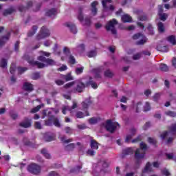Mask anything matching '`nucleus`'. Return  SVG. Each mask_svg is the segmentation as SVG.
Masks as SVG:
<instances>
[{"mask_svg": "<svg viewBox=\"0 0 176 176\" xmlns=\"http://www.w3.org/2000/svg\"><path fill=\"white\" fill-rule=\"evenodd\" d=\"M37 60H38V61H41V63L38 62V60H34L32 59H28V63L30 64V65H33V67L36 66L37 68L39 69L45 68V67L56 65V62L54 60L47 58L43 56H38ZM42 63H45V64Z\"/></svg>", "mask_w": 176, "mask_h": 176, "instance_id": "obj_1", "label": "nucleus"}, {"mask_svg": "<svg viewBox=\"0 0 176 176\" xmlns=\"http://www.w3.org/2000/svg\"><path fill=\"white\" fill-rule=\"evenodd\" d=\"M74 85H76L74 90H76L77 93H83V91H85V89H86V87H89V83H87V81L84 82L82 79L74 80Z\"/></svg>", "mask_w": 176, "mask_h": 176, "instance_id": "obj_2", "label": "nucleus"}, {"mask_svg": "<svg viewBox=\"0 0 176 176\" xmlns=\"http://www.w3.org/2000/svg\"><path fill=\"white\" fill-rule=\"evenodd\" d=\"M145 151H144V150L142 149H136L134 155V157L136 160L135 168H140V164H141V160L145 157Z\"/></svg>", "mask_w": 176, "mask_h": 176, "instance_id": "obj_3", "label": "nucleus"}, {"mask_svg": "<svg viewBox=\"0 0 176 176\" xmlns=\"http://www.w3.org/2000/svg\"><path fill=\"white\" fill-rule=\"evenodd\" d=\"M120 127V125L118 122H112V120H107L106 121V124L104 125V127L109 133H111L113 134V133H115L116 131L117 127Z\"/></svg>", "mask_w": 176, "mask_h": 176, "instance_id": "obj_4", "label": "nucleus"}, {"mask_svg": "<svg viewBox=\"0 0 176 176\" xmlns=\"http://www.w3.org/2000/svg\"><path fill=\"white\" fill-rule=\"evenodd\" d=\"M115 25H118V21L116 19H113L107 22L105 25V28L107 31H111L113 35H116V34H118V31L116 30Z\"/></svg>", "mask_w": 176, "mask_h": 176, "instance_id": "obj_5", "label": "nucleus"}, {"mask_svg": "<svg viewBox=\"0 0 176 176\" xmlns=\"http://www.w3.org/2000/svg\"><path fill=\"white\" fill-rule=\"evenodd\" d=\"M28 171L34 175H38L41 173V166L36 164H32L28 166Z\"/></svg>", "mask_w": 176, "mask_h": 176, "instance_id": "obj_6", "label": "nucleus"}, {"mask_svg": "<svg viewBox=\"0 0 176 176\" xmlns=\"http://www.w3.org/2000/svg\"><path fill=\"white\" fill-rule=\"evenodd\" d=\"M108 3H112V0H102V5L104 12H108V10L113 12L115 10V6L113 5L108 6Z\"/></svg>", "mask_w": 176, "mask_h": 176, "instance_id": "obj_7", "label": "nucleus"}, {"mask_svg": "<svg viewBox=\"0 0 176 176\" xmlns=\"http://www.w3.org/2000/svg\"><path fill=\"white\" fill-rule=\"evenodd\" d=\"M43 140L45 142H50L56 140V134L52 132H47L43 134Z\"/></svg>", "mask_w": 176, "mask_h": 176, "instance_id": "obj_8", "label": "nucleus"}, {"mask_svg": "<svg viewBox=\"0 0 176 176\" xmlns=\"http://www.w3.org/2000/svg\"><path fill=\"white\" fill-rule=\"evenodd\" d=\"M19 126L21 127H23V129H28L29 127H31V120L28 118H25L23 122L19 124Z\"/></svg>", "mask_w": 176, "mask_h": 176, "instance_id": "obj_9", "label": "nucleus"}, {"mask_svg": "<svg viewBox=\"0 0 176 176\" xmlns=\"http://www.w3.org/2000/svg\"><path fill=\"white\" fill-rule=\"evenodd\" d=\"M57 9L52 8L45 12V16L51 19H54L57 16Z\"/></svg>", "mask_w": 176, "mask_h": 176, "instance_id": "obj_10", "label": "nucleus"}, {"mask_svg": "<svg viewBox=\"0 0 176 176\" xmlns=\"http://www.w3.org/2000/svg\"><path fill=\"white\" fill-rule=\"evenodd\" d=\"M102 69H102V67L92 69L95 79H101V73L102 72Z\"/></svg>", "mask_w": 176, "mask_h": 176, "instance_id": "obj_11", "label": "nucleus"}, {"mask_svg": "<svg viewBox=\"0 0 176 176\" xmlns=\"http://www.w3.org/2000/svg\"><path fill=\"white\" fill-rule=\"evenodd\" d=\"M77 107H78V104H76V102H74L72 107L69 106L63 107L62 109V112L64 115H65L67 111H69V112L72 113V109H75V108H77Z\"/></svg>", "mask_w": 176, "mask_h": 176, "instance_id": "obj_12", "label": "nucleus"}, {"mask_svg": "<svg viewBox=\"0 0 176 176\" xmlns=\"http://www.w3.org/2000/svg\"><path fill=\"white\" fill-rule=\"evenodd\" d=\"M23 89L25 91L31 93V91H34V85L28 82H25L23 83Z\"/></svg>", "mask_w": 176, "mask_h": 176, "instance_id": "obj_13", "label": "nucleus"}, {"mask_svg": "<svg viewBox=\"0 0 176 176\" xmlns=\"http://www.w3.org/2000/svg\"><path fill=\"white\" fill-rule=\"evenodd\" d=\"M10 32H8L6 36H3L0 39V47H2L9 39H10Z\"/></svg>", "mask_w": 176, "mask_h": 176, "instance_id": "obj_14", "label": "nucleus"}, {"mask_svg": "<svg viewBox=\"0 0 176 176\" xmlns=\"http://www.w3.org/2000/svg\"><path fill=\"white\" fill-rule=\"evenodd\" d=\"M97 5H98V1H95L93 3H91V12L92 13L93 16H96L97 15V12H98V9H97Z\"/></svg>", "mask_w": 176, "mask_h": 176, "instance_id": "obj_15", "label": "nucleus"}, {"mask_svg": "<svg viewBox=\"0 0 176 176\" xmlns=\"http://www.w3.org/2000/svg\"><path fill=\"white\" fill-rule=\"evenodd\" d=\"M153 169H152V164L151 162H147L142 170V173L143 174H147L148 173H152Z\"/></svg>", "mask_w": 176, "mask_h": 176, "instance_id": "obj_16", "label": "nucleus"}, {"mask_svg": "<svg viewBox=\"0 0 176 176\" xmlns=\"http://www.w3.org/2000/svg\"><path fill=\"white\" fill-rule=\"evenodd\" d=\"M41 34H43L45 38L50 36V30L46 26H43L40 31Z\"/></svg>", "mask_w": 176, "mask_h": 176, "instance_id": "obj_17", "label": "nucleus"}, {"mask_svg": "<svg viewBox=\"0 0 176 176\" xmlns=\"http://www.w3.org/2000/svg\"><path fill=\"white\" fill-rule=\"evenodd\" d=\"M83 7H80L78 9V14L77 16V19L78 20H79V21H80V23H82V21H83V20H85V16L83 15Z\"/></svg>", "mask_w": 176, "mask_h": 176, "instance_id": "obj_18", "label": "nucleus"}, {"mask_svg": "<svg viewBox=\"0 0 176 176\" xmlns=\"http://www.w3.org/2000/svg\"><path fill=\"white\" fill-rule=\"evenodd\" d=\"M128 155H133L132 148H127L122 151V159H124V157H126V156H127Z\"/></svg>", "mask_w": 176, "mask_h": 176, "instance_id": "obj_19", "label": "nucleus"}, {"mask_svg": "<svg viewBox=\"0 0 176 176\" xmlns=\"http://www.w3.org/2000/svg\"><path fill=\"white\" fill-rule=\"evenodd\" d=\"M66 27L69 28V30L72 34H77L78 30H76V26L75 25L67 23H66Z\"/></svg>", "mask_w": 176, "mask_h": 176, "instance_id": "obj_20", "label": "nucleus"}, {"mask_svg": "<svg viewBox=\"0 0 176 176\" xmlns=\"http://www.w3.org/2000/svg\"><path fill=\"white\" fill-rule=\"evenodd\" d=\"M75 144L74 143H70L64 147V150L66 152H73L74 149H75Z\"/></svg>", "mask_w": 176, "mask_h": 176, "instance_id": "obj_21", "label": "nucleus"}, {"mask_svg": "<svg viewBox=\"0 0 176 176\" xmlns=\"http://www.w3.org/2000/svg\"><path fill=\"white\" fill-rule=\"evenodd\" d=\"M14 12H16V9L13 7H11L10 8L5 10L3 12V14L4 16H9L10 14H12V13H14Z\"/></svg>", "mask_w": 176, "mask_h": 176, "instance_id": "obj_22", "label": "nucleus"}, {"mask_svg": "<svg viewBox=\"0 0 176 176\" xmlns=\"http://www.w3.org/2000/svg\"><path fill=\"white\" fill-rule=\"evenodd\" d=\"M82 109H87L89 108V105H91V100L90 98H87L84 102H82Z\"/></svg>", "mask_w": 176, "mask_h": 176, "instance_id": "obj_23", "label": "nucleus"}, {"mask_svg": "<svg viewBox=\"0 0 176 176\" xmlns=\"http://www.w3.org/2000/svg\"><path fill=\"white\" fill-rule=\"evenodd\" d=\"M121 20L123 23H131V16L130 15L126 14L122 16Z\"/></svg>", "mask_w": 176, "mask_h": 176, "instance_id": "obj_24", "label": "nucleus"}, {"mask_svg": "<svg viewBox=\"0 0 176 176\" xmlns=\"http://www.w3.org/2000/svg\"><path fill=\"white\" fill-rule=\"evenodd\" d=\"M38 30V26L33 25L32 30L28 33V36L31 37L34 36L35 34H36V31Z\"/></svg>", "mask_w": 176, "mask_h": 176, "instance_id": "obj_25", "label": "nucleus"}, {"mask_svg": "<svg viewBox=\"0 0 176 176\" xmlns=\"http://www.w3.org/2000/svg\"><path fill=\"white\" fill-rule=\"evenodd\" d=\"M87 83H88L89 86H91L93 89H97L98 87L97 83L93 81V78L91 77H89V80L87 81Z\"/></svg>", "mask_w": 176, "mask_h": 176, "instance_id": "obj_26", "label": "nucleus"}, {"mask_svg": "<svg viewBox=\"0 0 176 176\" xmlns=\"http://www.w3.org/2000/svg\"><path fill=\"white\" fill-rule=\"evenodd\" d=\"M166 41H168V42H170V43L173 45H176V37L174 35L168 36L166 38Z\"/></svg>", "mask_w": 176, "mask_h": 176, "instance_id": "obj_27", "label": "nucleus"}, {"mask_svg": "<svg viewBox=\"0 0 176 176\" xmlns=\"http://www.w3.org/2000/svg\"><path fill=\"white\" fill-rule=\"evenodd\" d=\"M91 149H98V142L95 140H91L90 143Z\"/></svg>", "mask_w": 176, "mask_h": 176, "instance_id": "obj_28", "label": "nucleus"}, {"mask_svg": "<svg viewBox=\"0 0 176 176\" xmlns=\"http://www.w3.org/2000/svg\"><path fill=\"white\" fill-rule=\"evenodd\" d=\"M157 50H158V52H162L166 53V52H168V47L166 45L164 46L157 45Z\"/></svg>", "mask_w": 176, "mask_h": 176, "instance_id": "obj_29", "label": "nucleus"}, {"mask_svg": "<svg viewBox=\"0 0 176 176\" xmlns=\"http://www.w3.org/2000/svg\"><path fill=\"white\" fill-rule=\"evenodd\" d=\"M63 79H65L66 82H69V80H74V77L71 75V73H68L66 75H62Z\"/></svg>", "mask_w": 176, "mask_h": 176, "instance_id": "obj_30", "label": "nucleus"}, {"mask_svg": "<svg viewBox=\"0 0 176 176\" xmlns=\"http://www.w3.org/2000/svg\"><path fill=\"white\" fill-rule=\"evenodd\" d=\"M52 122L56 127H59V128L61 127V124L60 123V120H58V118H56L54 116H53Z\"/></svg>", "mask_w": 176, "mask_h": 176, "instance_id": "obj_31", "label": "nucleus"}, {"mask_svg": "<svg viewBox=\"0 0 176 176\" xmlns=\"http://www.w3.org/2000/svg\"><path fill=\"white\" fill-rule=\"evenodd\" d=\"M157 28L159 32H160L161 34H163V32H164V24L162 22L158 23Z\"/></svg>", "mask_w": 176, "mask_h": 176, "instance_id": "obj_32", "label": "nucleus"}, {"mask_svg": "<svg viewBox=\"0 0 176 176\" xmlns=\"http://www.w3.org/2000/svg\"><path fill=\"white\" fill-rule=\"evenodd\" d=\"M45 126H53V116H50L48 120H45Z\"/></svg>", "mask_w": 176, "mask_h": 176, "instance_id": "obj_33", "label": "nucleus"}, {"mask_svg": "<svg viewBox=\"0 0 176 176\" xmlns=\"http://www.w3.org/2000/svg\"><path fill=\"white\" fill-rule=\"evenodd\" d=\"M158 16L161 21H166V20H167V19L168 18V14L167 13L160 14Z\"/></svg>", "mask_w": 176, "mask_h": 176, "instance_id": "obj_34", "label": "nucleus"}, {"mask_svg": "<svg viewBox=\"0 0 176 176\" xmlns=\"http://www.w3.org/2000/svg\"><path fill=\"white\" fill-rule=\"evenodd\" d=\"M138 20H140V21H148L149 20V18L148 17V15L146 14H142V15H140L138 17Z\"/></svg>", "mask_w": 176, "mask_h": 176, "instance_id": "obj_35", "label": "nucleus"}, {"mask_svg": "<svg viewBox=\"0 0 176 176\" xmlns=\"http://www.w3.org/2000/svg\"><path fill=\"white\" fill-rule=\"evenodd\" d=\"M160 69L163 72H168V66L164 63H162L160 65Z\"/></svg>", "mask_w": 176, "mask_h": 176, "instance_id": "obj_36", "label": "nucleus"}, {"mask_svg": "<svg viewBox=\"0 0 176 176\" xmlns=\"http://www.w3.org/2000/svg\"><path fill=\"white\" fill-rule=\"evenodd\" d=\"M68 57V63L69 64H72V65L76 64V60L75 59V57L74 56L69 55Z\"/></svg>", "mask_w": 176, "mask_h": 176, "instance_id": "obj_37", "label": "nucleus"}, {"mask_svg": "<svg viewBox=\"0 0 176 176\" xmlns=\"http://www.w3.org/2000/svg\"><path fill=\"white\" fill-rule=\"evenodd\" d=\"M169 131L170 133H172V134H176V122L172 124L171 126H169Z\"/></svg>", "mask_w": 176, "mask_h": 176, "instance_id": "obj_38", "label": "nucleus"}, {"mask_svg": "<svg viewBox=\"0 0 176 176\" xmlns=\"http://www.w3.org/2000/svg\"><path fill=\"white\" fill-rule=\"evenodd\" d=\"M60 141L63 144H69V142H72L74 140L72 138L66 139L65 137L60 138Z\"/></svg>", "mask_w": 176, "mask_h": 176, "instance_id": "obj_39", "label": "nucleus"}, {"mask_svg": "<svg viewBox=\"0 0 176 176\" xmlns=\"http://www.w3.org/2000/svg\"><path fill=\"white\" fill-rule=\"evenodd\" d=\"M89 124H97L98 123V119L96 117H93L89 119Z\"/></svg>", "mask_w": 176, "mask_h": 176, "instance_id": "obj_40", "label": "nucleus"}, {"mask_svg": "<svg viewBox=\"0 0 176 176\" xmlns=\"http://www.w3.org/2000/svg\"><path fill=\"white\" fill-rule=\"evenodd\" d=\"M140 148L138 149H142L143 152H146V149H148V146L146 145V144L144 143V142H142L140 144Z\"/></svg>", "mask_w": 176, "mask_h": 176, "instance_id": "obj_41", "label": "nucleus"}, {"mask_svg": "<svg viewBox=\"0 0 176 176\" xmlns=\"http://www.w3.org/2000/svg\"><path fill=\"white\" fill-rule=\"evenodd\" d=\"M0 67H1V68H6V67H8V60L5 58L1 59Z\"/></svg>", "mask_w": 176, "mask_h": 176, "instance_id": "obj_42", "label": "nucleus"}, {"mask_svg": "<svg viewBox=\"0 0 176 176\" xmlns=\"http://www.w3.org/2000/svg\"><path fill=\"white\" fill-rule=\"evenodd\" d=\"M165 115L170 116V118H176V111H168L165 112Z\"/></svg>", "mask_w": 176, "mask_h": 176, "instance_id": "obj_43", "label": "nucleus"}, {"mask_svg": "<svg viewBox=\"0 0 176 176\" xmlns=\"http://www.w3.org/2000/svg\"><path fill=\"white\" fill-rule=\"evenodd\" d=\"M83 69H85L84 67H76L75 72H76V75H80V74H82Z\"/></svg>", "mask_w": 176, "mask_h": 176, "instance_id": "obj_44", "label": "nucleus"}, {"mask_svg": "<svg viewBox=\"0 0 176 176\" xmlns=\"http://www.w3.org/2000/svg\"><path fill=\"white\" fill-rule=\"evenodd\" d=\"M148 111H151V104L149 102H146L145 105L144 106V111L148 112Z\"/></svg>", "mask_w": 176, "mask_h": 176, "instance_id": "obj_45", "label": "nucleus"}, {"mask_svg": "<svg viewBox=\"0 0 176 176\" xmlns=\"http://www.w3.org/2000/svg\"><path fill=\"white\" fill-rule=\"evenodd\" d=\"M147 30L148 31L149 35H155V32L153 30V27L151 24L148 25Z\"/></svg>", "mask_w": 176, "mask_h": 176, "instance_id": "obj_46", "label": "nucleus"}, {"mask_svg": "<svg viewBox=\"0 0 176 176\" xmlns=\"http://www.w3.org/2000/svg\"><path fill=\"white\" fill-rule=\"evenodd\" d=\"M42 107H43V104H40V105H38L37 107L33 108L31 110V113H36V112H38V111H39V109H41V108H42Z\"/></svg>", "mask_w": 176, "mask_h": 176, "instance_id": "obj_47", "label": "nucleus"}, {"mask_svg": "<svg viewBox=\"0 0 176 176\" xmlns=\"http://www.w3.org/2000/svg\"><path fill=\"white\" fill-rule=\"evenodd\" d=\"M82 168V166H77L76 168H74V169H72L70 170V173H80V169Z\"/></svg>", "mask_w": 176, "mask_h": 176, "instance_id": "obj_48", "label": "nucleus"}, {"mask_svg": "<svg viewBox=\"0 0 176 176\" xmlns=\"http://www.w3.org/2000/svg\"><path fill=\"white\" fill-rule=\"evenodd\" d=\"M142 56V53L141 52L137 53L133 56V60H140V58H141Z\"/></svg>", "mask_w": 176, "mask_h": 176, "instance_id": "obj_49", "label": "nucleus"}, {"mask_svg": "<svg viewBox=\"0 0 176 176\" xmlns=\"http://www.w3.org/2000/svg\"><path fill=\"white\" fill-rule=\"evenodd\" d=\"M148 142L152 145H156L157 144L156 139L152 138H148Z\"/></svg>", "mask_w": 176, "mask_h": 176, "instance_id": "obj_50", "label": "nucleus"}, {"mask_svg": "<svg viewBox=\"0 0 176 176\" xmlns=\"http://www.w3.org/2000/svg\"><path fill=\"white\" fill-rule=\"evenodd\" d=\"M41 78V73L39 72H35L32 74V79L34 80H36L37 79H39Z\"/></svg>", "mask_w": 176, "mask_h": 176, "instance_id": "obj_51", "label": "nucleus"}, {"mask_svg": "<svg viewBox=\"0 0 176 176\" xmlns=\"http://www.w3.org/2000/svg\"><path fill=\"white\" fill-rule=\"evenodd\" d=\"M63 53L65 54V56H71V51L69 50V48L67 47H65L63 49Z\"/></svg>", "mask_w": 176, "mask_h": 176, "instance_id": "obj_52", "label": "nucleus"}, {"mask_svg": "<svg viewBox=\"0 0 176 176\" xmlns=\"http://www.w3.org/2000/svg\"><path fill=\"white\" fill-rule=\"evenodd\" d=\"M104 76H106L107 78H112V76H113V74L112 73V72H111V70L108 69L104 72Z\"/></svg>", "mask_w": 176, "mask_h": 176, "instance_id": "obj_53", "label": "nucleus"}, {"mask_svg": "<svg viewBox=\"0 0 176 176\" xmlns=\"http://www.w3.org/2000/svg\"><path fill=\"white\" fill-rule=\"evenodd\" d=\"M10 116L14 120H16V119H17L19 116V115H17V113H14L13 111H11L10 112Z\"/></svg>", "mask_w": 176, "mask_h": 176, "instance_id": "obj_54", "label": "nucleus"}, {"mask_svg": "<svg viewBox=\"0 0 176 176\" xmlns=\"http://www.w3.org/2000/svg\"><path fill=\"white\" fill-rule=\"evenodd\" d=\"M142 105V102H138L135 105V108L136 109V113H138L140 112V108H141Z\"/></svg>", "mask_w": 176, "mask_h": 176, "instance_id": "obj_55", "label": "nucleus"}, {"mask_svg": "<svg viewBox=\"0 0 176 176\" xmlns=\"http://www.w3.org/2000/svg\"><path fill=\"white\" fill-rule=\"evenodd\" d=\"M91 24V20L90 19V17L87 16L85 19V25H87L88 27Z\"/></svg>", "mask_w": 176, "mask_h": 176, "instance_id": "obj_56", "label": "nucleus"}, {"mask_svg": "<svg viewBox=\"0 0 176 176\" xmlns=\"http://www.w3.org/2000/svg\"><path fill=\"white\" fill-rule=\"evenodd\" d=\"M15 71H16V64L12 63L10 69V74H14Z\"/></svg>", "mask_w": 176, "mask_h": 176, "instance_id": "obj_57", "label": "nucleus"}, {"mask_svg": "<svg viewBox=\"0 0 176 176\" xmlns=\"http://www.w3.org/2000/svg\"><path fill=\"white\" fill-rule=\"evenodd\" d=\"M133 137H134V134L127 135L125 139V142L127 144L130 143V141H131V138H133Z\"/></svg>", "mask_w": 176, "mask_h": 176, "instance_id": "obj_58", "label": "nucleus"}, {"mask_svg": "<svg viewBox=\"0 0 176 176\" xmlns=\"http://www.w3.org/2000/svg\"><path fill=\"white\" fill-rule=\"evenodd\" d=\"M23 142L24 144L27 145L28 146L32 145V143L30 140H28V138H23Z\"/></svg>", "mask_w": 176, "mask_h": 176, "instance_id": "obj_59", "label": "nucleus"}, {"mask_svg": "<svg viewBox=\"0 0 176 176\" xmlns=\"http://www.w3.org/2000/svg\"><path fill=\"white\" fill-rule=\"evenodd\" d=\"M76 118L78 119H82V118H85V113L82 111H78L76 114Z\"/></svg>", "mask_w": 176, "mask_h": 176, "instance_id": "obj_60", "label": "nucleus"}, {"mask_svg": "<svg viewBox=\"0 0 176 176\" xmlns=\"http://www.w3.org/2000/svg\"><path fill=\"white\" fill-rule=\"evenodd\" d=\"M162 173L164 175H166V176H170L171 175V173H170V172L168 170L167 168H164L162 170Z\"/></svg>", "mask_w": 176, "mask_h": 176, "instance_id": "obj_61", "label": "nucleus"}, {"mask_svg": "<svg viewBox=\"0 0 176 176\" xmlns=\"http://www.w3.org/2000/svg\"><path fill=\"white\" fill-rule=\"evenodd\" d=\"M145 43H146V38H145L144 39H141L136 42V45H144Z\"/></svg>", "mask_w": 176, "mask_h": 176, "instance_id": "obj_62", "label": "nucleus"}, {"mask_svg": "<svg viewBox=\"0 0 176 176\" xmlns=\"http://www.w3.org/2000/svg\"><path fill=\"white\" fill-rule=\"evenodd\" d=\"M19 12H27L28 8L26 6H19V8H18Z\"/></svg>", "mask_w": 176, "mask_h": 176, "instance_id": "obj_63", "label": "nucleus"}, {"mask_svg": "<svg viewBox=\"0 0 176 176\" xmlns=\"http://www.w3.org/2000/svg\"><path fill=\"white\" fill-rule=\"evenodd\" d=\"M48 176H60V174L56 171H52L48 174Z\"/></svg>", "mask_w": 176, "mask_h": 176, "instance_id": "obj_64", "label": "nucleus"}]
</instances>
